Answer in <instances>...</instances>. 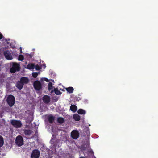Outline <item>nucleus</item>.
Instances as JSON below:
<instances>
[{"label":"nucleus","mask_w":158,"mask_h":158,"mask_svg":"<svg viewBox=\"0 0 158 158\" xmlns=\"http://www.w3.org/2000/svg\"><path fill=\"white\" fill-rule=\"evenodd\" d=\"M6 101L8 105L12 107L15 103V98L13 95H9L8 96Z\"/></svg>","instance_id":"obj_1"},{"label":"nucleus","mask_w":158,"mask_h":158,"mask_svg":"<svg viewBox=\"0 0 158 158\" xmlns=\"http://www.w3.org/2000/svg\"><path fill=\"white\" fill-rule=\"evenodd\" d=\"M20 69L19 64L16 63L13 64L12 67L10 69V72L13 73H15L16 71H19Z\"/></svg>","instance_id":"obj_2"},{"label":"nucleus","mask_w":158,"mask_h":158,"mask_svg":"<svg viewBox=\"0 0 158 158\" xmlns=\"http://www.w3.org/2000/svg\"><path fill=\"white\" fill-rule=\"evenodd\" d=\"M11 123L13 126L16 128H20L22 125L21 122L19 120H12L11 121Z\"/></svg>","instance_id":"obj_3"},{"label":"nucleus","mask_w":158,"mask_h":158,"mask_svg":"<svg viewBox=\"0 0 158 158\" xmlns=\"http://www.w3.org/2000/svg\"><path fill=\"white\" fill-rule=\"evenodd\" d=\"M15 143L19 146H21L23 144V137L20 135L17 137L15 140Z\"/></svg>","instance_id":"obj_4"},{"label":"nucleus","mask_w":158,"mask_h":158,"mask_svg":"<svg viewBox=\"0 0 158 158\" xmlns=\"http://www.w3.org/2000/svg\"><path fill=\"white\" fill-rule=\"evenodd\" d=\"M79 131L77 130H73L71 133V137L74 139H76L79 137Z\"/></svg>","instance_id":"obj_5"},{"label":"nucleus","mask_w":158,"mask_h":158,"mask_svg":"<svg viewBox=\"0 0 158 158\" xmlns=\"http://www.w3.org/2000/svg\"><path fill=\"white\" fill-rule=\"evenodd\" d=\"M40 151L37 149L33 150L31 155V158H39L40 156Z\"/></svg>","instance_id":"obj_6"},{"label":"nucleus","mask_w":158,"mask_h":158,"mask_svg":"<svg viewBox=\"0 0 158 158\" xmlns=\"http://www.w3.org/2000/svg\"><path fill=\"white\" fill-rule=\"evenodd\" d=\"M33 85L35 89L36 90H39L42 88L40 82L38 81H35Z\"/></svg>","instance_id":"obj_7"},{"label":"nucleus","mask_w":158,"mask_h":158,"mask_svg":"<svg viewBox=\"0 0 158 158\" xmlns=\"http://www.w3.org/2000/svg\"><path fill=\"white\" fill-rule=\"evenodd\" d=\"M4 54L5 58L7 60H10L12 59V57L11 53L8 50L4 51Z\"/></svg>","instance_id":"obj_8"},{"label":"nucleus","mask_w":158,"mask_h":158,"mask_svg":"<svg viewBox=\"0 0 158 158\" xmlns=\"http://www.w3.org/2000/svg\"><path fill=\"white\" fill-rule=\"evenodd\" d=\"M43 100L44 103L48 104L50 102V98L47 95H45L43 96Z\"/></svg>","instance_id":"obj_9"},{"label":"nucleus","mask_w":158,"mask_h":158,"mask_svg":"<svg viewBox=\"0 0 158 158\" xmlns=\"http://www.w3.org/2000/svg\"><path fill=\"white\" fill-rule=\"evenodd\" d=\"M24 84L20 81H18L17 82L16 86L17 88L19 90H21L23 88Z\"/></svg>","instance_id":"obj_10"},{"label":"nucleus","mask_w":158,"mask_h":158,"mask_svg":"<svg viewBox=\"0 0 158 158\" xmlns=\"http://www.w3.org/2000/svg\"><path fill=\"white\" fill-rule=\"evenodd\" d=\"M20 81L23 83V84H27L29 82L28 79L26 77H22L20 80Z\"/></svg>","instance_id":"obj_11"},{"label":"nucleus","mask_w":158,"mask_h":158,"mask_svg":"<svg viewBox=\"0 0 158 158\" xmlns=\"http://www.w3.org/2000/svg\"><path fill=\"white\" fill-rule=\"evenodd\" d=\"M48 119L50 123H52L55 120L54 117L52 115H49L48 117Z\"/></svg>","instance_id":"obj_12"},{"label":"nucleus","mask_w":158,"mask_h":158,"mask_svg":"<svg viewBox=\"0 0 158 158\" xmlns=\"http://www.w3.org/2000/svg\"><path fill=\"white\" fill-rule=\"evenodd\" d=\"M70 109L71 111L75 112L77 111V107L76 105H72L70 106Z\"/></svg>","instance_id":"obj_13"},{"label":"nucleus","mask_w":158,"mask_h":158,"mask_svg":"<svg viewBox=\"0 0 158 158\" xmlns=\"http://www.w3.org/2000/svg\"><path fill=\"white\" fill-rule=\"evenodd\" d=\"M58 123L60 124L64 123L65 121L64 118L61 117H59L57 118Z\"/></svg>","instance_id":"obj_14"},{"label":"nucleus","mask_w":158,"mask_h":158,"mask_svg":"<svg viewBox=\"0 0 158 158\" xmlns=\"http://www.w3.org/2000/svg\"><path fill=\"white\" fill-rule=\"evenodd\" d=\"M73 118L76 121H78L80 119V116L77 114H75L73 116Z\"/></svg>","instance_id":"obj_15"},{"label":"nucleus","mask_w":158,"mask_h":158,"mask_svg":"<svg viewBox=\"0 0 158 158\" xmlns=\"http://www.w3.org/2000/svg\"><path fill=\"white\" fill-rule=\"evenodd\" d=\"M35 65L33 64L29 63L27 66V69L31 70L34 69L35 68Z\"/></svg>","instance_id":"obj_16"},{"label":"nucleus","mask_w":158,"mask_h":158,"mask_svg":"<svg viewBox=\"0 0 158 158\" xmlns=\"http://www.w3.org/2000/svg\"><path fill=\"white\" fill-rule=\"evenodd\" d=\"M53 91L55 92V93L56 95H60L61 94V93L58 89L57 88H55L54 91L52 90L51 91V93H52Z\"/></svg>","instance_id":"obj_17"},{"label":"nucleus","mask_w":158,"mask_h":158,"mask_svg":"<svg viewBox=\"0 0 158 158\" xmlns=\"http://www.w3.org/2000/svg\"><path fill=\"white\" fill-rule=\"evenodd\" d=\"M32 131L30 130L25 129L24 133L26 135H29L32 133Z\"/></svg>","instance_id":"obj_18"},{"label":"nucleus","mask_w":158,"mask_h":158,"mask_svg":"<svg viewBox=\"0 0 158 158\" xmlns=\"http://www.w3.org/2000/svg\"><path fill=\"white\" fill-rule=\"evenodd\" d=\"M77 113L80 114H86V111L82 109H79L77 111Z\"/></svg>","instance_id":"obj_19"},{"label":"nucleus","mask_w":158,"mask_h":158,"mask_svg":"<svg viewBox=\"0 0 158 158\" xmlns=\"http://www.w3.org/2000/svg\"><path fill=\"white\" fill-rule=\"evenodd\" d=\"M66 90L67 92L70 93L73 92L74 90L73 88L72 87H69L66 89Z\"/></svg>","instance_id":"obj_20"},{"label":"nucleus","mask_w":158,"mask_h":158,"mask_svg":"<svg viewBox=\"0 0 158 158\" xmlns=\"http://www.w3.org/2000/svg\"><path fill=\"white\" fill-rule=\"evenodd\" d=\"M4 139L0 135V147H2L4 144Z\"/></svg>","instance_id":"obj_21"},{"label":"nucleus","mask_w":158,"mask_h":158,"mask_svg":"<svg viewBox=\"0 0 158 158\" xmlns=\"http://www.w3.org/2000/svg\"><path fill=\"white\" fill-rule=\"evenodd\" d=\"M52 83L50 82L48 85V89L49 91L51 90L53 88V86L52 85Z\"/></svg>","instance_id":"obj_22"},{"label":"nucleus","mask_w":158,"mask_h":158,"mask_svg":"<svg viewBox=\"0 0 158 158\" xmlns=\"http://www.w3.org/2000/svg\"><path fill=\"white\" fill-rule=\"evenodd\" d=\"M24 59L23 56L22 55H20L18 57V60L20 61H23Z\"/></svg>","instance_id":"obj_23"},{"label":"nucleus","mask_w":158,"mask_h":158,"mask_svg":"<svg viewBox=\"0 0 158 158\" xmlns=\"http://www.w3.org/2000/svg\"><path fill=\"white\" fill-rule=\"evenodd\" d=\"M38 75V73L37 72H33L32 73V76L34 78H35L37 77Z\"/></svg>","instance_id":"obj_24"},{"label":"nucleus","mask_w":158,"mask_h":158,"mask_svg":"<svg viewBox=\"0 0 158 158\" xmlns=\"http://www.w3.org/2000/svg\"><path fill=\"white\" fill-rule=\"evenodd\" d=\"M35 69L36 70L38 71L39 70L41 69L40 67L39 66V65L38 64L36 65L35 66Z\"/></svg>","instance_id":"obj_25"},{"label":"nucleus","mask_w":158,"mask_h":158,"mask_svg":"<svg viewBox=\"0 0 158 158\" xmlns=\"http://www.w3.org/2000/svg\"><path fill=\"white\" fill-rule=\"evenodd\" d=\"M43 80L46 82H48L49 81V80L47 78H44Z\"/></svg>","instance_id":"obj_26"},{"label":"nucleus","mask_w":158,"mask_h":158,"mask_svg":"<svg viewBox=\"0 0 158 158\" xmlns=\"http://www.w3.org/2000/svg\"><path fill=\"white\" fill-rule=\"evenodd\" d=\"M3 36V35L1 33H0V40L2 38Z\"/></svg>","instance_id":"obj_27"},{"label":"nucleus","mask_w":158,"mask_h":158,"mask_svg":"<svg viewBox=\"0 0 158 158\" xmlns=\"http://www.w3.org/2000/svg\"><path fill=\"white\" fill-rule=\"evenodd\" d=\"M35 136H37V135H38V133H37V131H36L35 132Z\"/></svg>","instance_id":"obj_28"},{"label":"nucleus","mask_w":158,"mask_h":158,"mask_svg":"<svg viewBox=\"0 0 158 158\" xmlns=\"http://www.w3.org/2000/svg\"><path fill=\"white\" fill-rule=\"evenodd\" d=\"M29 56L31 58L32 57V56H31V54H30V55H29Z\"/></svg>","instance_id":"obj_29"},{"label":"nucleus","mask_w":158,"mask_h":158,"mask_svg":"<svg viewBox=\"0 0 158 158\" xmlns=\"http://www.w3.org/2000/svg\"><path fill=\"white\" fill-rule=\"evenodd\" d=\"M20 52H21V53H22V49L21 48L20 49Z\"/></svg>","instance_id":"obj_30"},{"label":"nucleus","mask_w":158,"mask_h":158,"mask_svg":"<svg viewBox=\"0 0 158 158\" xmlns=\"http://www.w3.org/2000/svg\"><path fill=\"white\" fill-rule=\"evenodd\" d=\"M51 81H52V82H53L54 81V80H51Z\"/></svg>","instance_id":"obj_31"},{"label":"nucleus","mask_w":158,"mask_h":158,"mask_svg":"<svg viewBox=\"0 0 158 158\" xmlns=\"http://www.w3.org/2000/svg\"><path fill=\"white\" fill-rule=\"evenodd\" d=\"M88 146V147H89V145H88V146Z\"/></svg>","instance_id":"obj_32"},{"label":"nucleus","mask_w":158,"mask_h":158,"mask_svg":"<svg viewBox=\"0 0 158 158\" xmlns=\"http://www.w3.org/2000/svg\"><path fill=\"white\" fill-rule=\"evenodd\" d=\"M84 149L85 150V148H84Z\"/></svg>","instance_id":"obj_33"}]
</instances>
